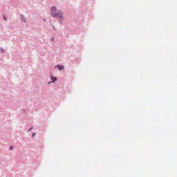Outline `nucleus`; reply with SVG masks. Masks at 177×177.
<instances>
[{"instance_id": "obj_8", "label": "nucleus", "mask_w": 177, "mask_h": 177, "mask_svg": "<svg viewBox=\"0 0 177 177\" xmlns=\"http://www.w3.org/2000/svg\"><path fill=\"white\" fill-rule=\"evenodd\" d=\"M31 129H32V128H30V129H29V131H31Z\"/></svg>"}, {"instance_id": "obj_2", "label": "nucleus", "mask_w": 177, "mask_h": 177, "mask_svg": "<svg viewBox=\"0 0 177 177\" xmlns=\"http://www.w3.org/2000/svg\"><path fill=\"white\" fill-rule=\"evenodd\" d=\"M57 67L58 70H59V71L64 70V66H63V65H57Z\"/></svg>"}, {"instance_id": "obj_6", "label": "nucleus", "mask_w": 177, "mask_h": 177, "mask_svg": "<svg viewBox=\"0 0 177 177\" xmlns=\"http://www.w3.org/2000/svg\"><path fill=\"white\" fill-rule=\"evenodd\" d=\"M1 50L2 51L3 53L5 52V50H3V48H1Z\"/></svg>"}, {"instance_id": "obj_9", "label": "nucleus", "mask_w": 177, "mask_h": 177, "mask_svg": "<svg viewBox=\"0 0 177 177\" xmlns=\"http://www.w3.org/2000/svg\"><path fill=\"white\" fill-rule=\"evenodd\" d=\"M35 134L34 133V134H32V136H34Z\"/></svg>"}, {"instance_id": "obj_3", "label": "nucleus", "mask_w": 177, "mask_h": 177, "mask_svg": "<svg viewBox=\"0 0 177 177\" xmlns=\"http://www.w3.org/2000/svg\"><path fill=\"white\" fill-rule=\"evenodd\" d=\"M51 80H52V82H56V81H57V78L56 77H51Z\"/></svg>"}, {"instance_id": "obj_5", "label": "nucleus", "mask_w": 177, "mask_h": 177, "mask_svg": "<svg viewBox=\"0 0 177 177\" xmlns=\"http://www.w3.org/2000/svg\"><path fill=\"white\" fill-rule=\"evenodd\" d=\"M10 150H13V146L10 147Z\"/></svg>"}, {"instance_id": "obj_4", "label": "nucleus", "mask_w": 177, "mask_h": 177, "mask_svg": "<svg viewBox=\"0 0 177 177\" xmlns=\"http://www.w3.org/2000/svg\"><path fill=\"white\" fill-rule=\"evenodd\" d=\"M21 20H23V21H24V16L23 15L21 16Z\"/></svg>"}, {"instance_id": "obj_7", "label": "nucleus", "mask_w": 177, "mask_h": 177, "mask_svg": "<svg viewBox=\"0 0 177 177\" xmlns=\"http://www.w3.org/2000/svg\"><path fill=\"white\" fill-rule=\"evenodd\" d=\"M3 19H4L5 21H6V17L3 16Z\"/></svg>"}, {"instance_id": "obj_10", "label": "nucleus", "mask_w": 177, "mask_h": 177, "mask_svg": "<svg viewBox=\"0 0 177 177\" xmlns=\"http://www.w3.org/2000/svg\"><path fill=\"white\" fill-rule=\"evenodd\" d=\"M52 41H53V37L52 38Z\"/></svg>"}, {"instance_id": "obj_1", "label": "nucleus", "mask_w": 177, "mask_h": 177, "mask_svg": "<svg viewBox=\"0 0 177 177\" xmlns=\"http://www.w3.org/2000/svg\"><path fill=\"white\" fill-rule=\"evenodd\" d=\"M51 12L50 15L53 17H57L59 22L63 23L64 21V16L63 15V12L58 11L57 8L55 6L51 7L50 8Z\"/></svg>"}]
</instances>
